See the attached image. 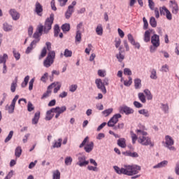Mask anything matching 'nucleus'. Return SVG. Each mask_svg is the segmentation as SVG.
<instances>
[{
  "mask_svg": "<svg viewBox=\"0 0 179 179\" xmlns=\"http://www.w3.org/2000/svg\"><path fill=\"white\" fill-rule=\"evenodd\" d=\"M47 55V48L44 47L41 52V55L39 56V59L44 58Z\"/></svg>",
  "mask_w": 179,
  "mask_h": 179,
  "instance_id": "8fccbe9b",
  "label": "nucleus"
},
{
  "mask_svg": "<svg viewBox=\"0 0 179 179\" xmlns=\"http://www.w3.org/2000/svg\"><path fill=\"white\" fill-rule=\"evenodd\" d=\"M15 155L17 157H20L22 155V147L18 146L16 148Z\"/></svg>",
  "mask_w": 179,
  "mask_h": 179,
  "instance_id": "37998d69",
  "label": "nucleus"
},
{
  "mask_svg": "<svg viewBox=\"0 0 179 179\" xmlns=\"http://www.w3.org/2000/svg\"><path fill=\"white\" fill-rule=\"evenodd\" d=\"M52 113H54V110L52 108H51L50 110L46 112V116L45 118L46 121H51V120H52V117H54V115L52 114Z\"/></svg>",
  "mask_w": 179,
  "mask_h": 179,
  "instance_id": "4be33fe9",
  "label": "nucleus"
},
{
  "mask_svg": "<svg viewBox=\"0 0 179 179\" xmlns=\"http://www.w3.org/2000/svg\"><path fill=\"white\" fill-rule=\"evenodd\" d=\"M19 99V95H16L13 99L10 105L6 106V110L8 111V114H13L15 113V106H16V102Z\"/></svg>",
  "mask_w": 179,
  "mask_h": 179,
  "instance_id": "0eeeda50",
  "label": "nucleus"
},
{
  "mask_svg": "<svg viewBox=\"0 0 179 179\" xmlns=\"http://www.w3.org/2000/svg\"><path fill=\"white\" fill-rule=\"evenodd\" d=\"M64 55L66 57V58H69L72 57L71 50H69V49H65Z\"/></svg>",
  "mask_w": 179,
  "mask_h": 179,
  "instance_id": "3c124183",
  "label": "nucleus"
},
{
  "mask_svg": "<svg viewBox=\"0 0 179 179\" xmlns=\"http://www.w3.org/2000/svg\"><path fill=\"white\" fill-rule=\"evenodd\" d=\"M61 145H62V138H59L58 139V142H55L52 148H61Z\"/></svg>",
  "mask_w": 179,
  "mask_h": 179,
  "instance_id": "09e8293b",
  "label": "nucleus"
},
{
  "mask_svg": "<svg viewBox=\"0 0 179 179\" xmlns=\"http://www.w3.org/2000/svg\"><path fill=\"white\" fill-rule=\"evenodd\" d=\"M126 156H129L130 157H138L139 155L137 152H132L131 151L126 152Z\"/></svg>",
  "mask_w": 179,
  "mask_h": 179,
  "instance_id": "a18cd8bd",
  "label": "nucleus"
},
{
  "mask_svg": "<svg viewBox=\"0 0 179 179\" xmlns=\"http://www.w3.org/2000/svg\"><path fill=\"white\" fill-rule=\"evenodd\" d=\"M43 30L44 31V26L43 24H39L36 29V31L34 34V38L35 40L40 41V36L43 34Z\"/></svg>",
  "mask_w": 179,
  "mask_h": 179,
  "instance_id": "ddd939ff",
  "label": "nucleus"
},
{
  "mask_svg": "<svg viewBox=\"0 0 179 179\" xmlns=\"http://www.w3.org/2000/svg\"><path fill=\"white\" fill-rule=\"evenodd\" d=\"M52 23H54V14H50V17L45 20V24L43 26V31L47 34L52 29Z\"/></svg>",
  "mask_w": 179,
  "mask_h": 179,
  "instance_id": "423d86ee",
  "label": "nucleus"
},
{
  "mask_svg": "<svg viewBox=\"0 0 179 179\" xmlns=\"http://www.w3.org/2000/svg\"><path fill=\"white\" fill-rule=\"evenodd\" d=\"M143 30H148L149 29V22H148V20H146V17L143 18Z\"/></svg>",
  "mask_w": 179,
  "mask_h": 179,
  "instance_id": "79ce46f5",
  "label": "nucleus"
},
{
  "mask_svg": "<svg viewBox=\"0 0 179 179\" xmlns=\"http://www.w3.org/2000/svg\"><path fill=\"white\" fill-rule=\"evenodd\" d=\"M122 115L120 113H117L113 116V117L108 122V127H115V124L118 122V120L121 118Z\"/></svg>",
  "mask_w": 179,
  "mask_h": 179,
  "instance_id": "1a4fd4ad",
  "label": "nucleus"
},
{
  "mask_svg": "<svg viewBox=\"0 0 179 179\" xmlns=\"http://www.w3.org/2000/svg\"><path fill=\"white\" fill-rule=\"evenodd\" d=\"M117 145L118 146L122 148H127V143H126L125 138H119L117 140Z\"/></svg>",
  "mask_w": 179,
  "mask_h": 179,
  "instance_id": "393cba45",
  "label": "nucleus"
},
{
  "mask_svg": "<svg viewBox=\"0 0 179 179\" xmlns=\"http://www.w3.org/2000/svg\"><path fill=\"white\" fill-rule=\"evenodd\" d=\"M124 75H127L128 76H131L132 75V71L131 69L126 68L124 69Z\"/></svg>",
  "mask_w": 179,
  "mask_h": 179,
  "instance_id": "69168bd1",
  "label": "nucleus"
},
{
  "mask_svg": "<svg viewBox=\"0 0 179 179\" xmlns=\"http://www.w3.org/2000/svg\"><path fill=\"white\" fill-rule=\"evenodd\" d=\"M115 45L116 48H119L121 45V39L120 38H116L115 39Z\"/></svg>",
  "mask_w": 179,
  "mask_h": 179,
  "instance_id": "13d9d810",
  "label": "nucleus"
},
{
  "mask_svg": "<svg viewBox=\"0 0 179 179\" xmlns=\"http://www.w3.org/2000/svg\"><path fill=\"white\" fill-rule=\"evenodd\" d=\"M6 59H8L7 54H3V56L0 55V64H6Z\"/></svg>",
  "mask_w": 179,
  "mask_h": 179,
  "instance_id": "e433bc0d",
  "label": "nucleus"
},
{
  "mask_svg": "<svg viewBox=\"0 0 179 179\" xmlns=\"http://www.w3.org/2000/svg\"><path fill=\"white\" fill-rule=\"evenodd\" d=\"M43 5L40 2L37 1L35 3L34 12L38 15V16H43Z\"/></svg>",
  "mask_w": 179,
  "mask_h": 179,
  "instance_id": "dca6fc26",
  "label": "nucleus"
},
{
  "mask_svg": "<svg viewBox=\"0 0 179 179\" xmlns=\"http://www.w3.org/2000/svg\"><path fill=\"white\" fill-rule=\"evenodd\" d=\"M127 38H128L129 41L131 43V44L135 43V39H134V36H132V34H129L127 35Z\"/></svg>",
  "mask_w": 179,
  "mask_h": 179,
  "instance_id": "0e129e2a",
  "label": "nucleus"
},
{
  "mask_svg": "<svg viewBox=\"0 0 179 179\" xmlns=\"http://www.w3.org/2000/svg\"><path fill=\"white\" fill-rule=\"evenodd\" d=\"M131 139H132V143H135L136 141L138 139V135L131 132Z\"/></svg>",
  "mask_w": 179,
  "mask_h": 179,
  "instance_id": "338daca9",
  "label": "nucleus"
},
{
  "mask_svg": "<svg viewBox=\"0 0 179 179\" xmlns=\"http://www.w3.org/2000/svg\"><path fill=\"white\" fill-rule=\"evenodd\" d=\"M40 41V39H34L31 44L29 45V46L27 48L25 52L26 54H30V52H31V51H33L34 48H36V45H37V43H38Z\"/></svg>",
  "mask_w": 179,
  "mask_h": 179,
  "instance_id": "a211bd4d",
  "label": "nucleus"
},
{
  "mask_svg": "<svg viewBox=\"0 0 179 179\" xmlns=\"http://www.w3.org/2000/svg\"><path fill=\"white\" fill-rule=\"evenodd\" d=\"M13 136V131H10L8 136L6 138L4 142L6 143L9 142L12 139V137Z\"/></svg>",
  "mask_w": 179,
  "mask_h": 179,
  "instance_id": "5fc2aeb1",
  "label": "nucleus"
},
{
  "mask_svg": "<svg viewBox=\"0 0 179 179\" xmlns=\"http://www.w3.org/2000/svg\"><path fill=\"white\" fill-rule=\"evenodd\" d=\"M124 86H131V85H132V78L129 77V80H124Z\"/></svg>",
  "mask_w": 179,
  "mask_h": 179,
  "instance_id": "680f3d73",
  "label": "nucleus"
},
{
  "mask_svg": "<svg viewBox=\"0 0 179 179\" xmlns=\"http://www.w3.org/2000/svg\"><path fill=\"white\" fill-rule=\"evenodd\" d=\"M151 43L155 47H159L160 46V38H159V35L154 34L151 37Z\"/></svg>",
  "mask_w": 179,
  "mask_h": 179,
  "instance_id": "2eb2a0df",
  "label": "nucleus"
},
{
  "mask_svg": "<svg viewBox=\"0 0 179 179\" xmlns=\"http://www.w3.org/2000/svg\"><path fill=\"white\" fill-rule=\"evenodd\" d=\"M10 16L13 17V20H19L20 18V14L15 9H10L9 10Z\"/></svg>",
  "mask_w": 179,
  "mask_h": 179,
  "instance_id": "6ab92c4d",
  "label": "nucleus"
},
{
  "mask_svg": "<svg viewBox=\"0 0 179 179\" xmlns=\"http://www.w3.org/2000/svg\"><path fill=\"white\" fill-rule=\"evenodd\" d=\"M96 33L98 36H103V25H101V24L97 25L96 28Z\"/></svg>",
  "mask_w": 179,
  "mask_h": 179,
  "instance_id": "7c9ffc66",
  "label": "nucleus"
},
{
  "mask_svg": "<svg viewBox=\"0 0 179 179\" xmlns=\"http://www.w3.org/2000/svg\"><path fill=\"white\" fill-rule=\"evenodd\" d=\"M62 30L64 33H68L71 30V24L66 23L62 26Z\"/></svg>",
  "mask_w": 179,
  "mask_h": 179,
  "instance_id": "c756f323",
  "label": "nucleus"
},
{
  "mask_svg": "<svg viewBox=\"0 0 179 179\" xmlns=\"http://www.w3.org/2000/svg\"><path fill=\"white\" fill-rule=\"evenodd\" d=\"M138 96L141 103H146V96H145V94H143V93L140 92L138 93Z\"/></svg>",
  "mask_w": 179,
  "mask_h": 179,
  "instance_id": "58836bf2",
  "label": "nucleus"
},
{
  "mask_svg": "<svg viewBox=\"0 0 179 179\" xmlns=\"http://www.w3.org/2000/svg\"><path fill=\"white\" fill-rule=\"evenodd\" d=\"M29 80H30V76H27L24 79V82H22L21 84L22 87H26V86H27V83H29Z\"/></svg>",
  "mask_w": 179,
  "mask_h": 179,
  "instance_id": "ea45409f",
  "label": "nucleus"
},
{
  "mask_svg": "<svg viewBox=\"0 0 179 179\" xmlns=\"http://www.w3.org/2000/svg\"><path fill=\"white\" fill-rule=\"evenodd\" d=\"M138 114L143 115L146 118H149L150 117V113L147 109H141L138 110Z\"/></svg>",
  "mask_w": 179,
  "mask_h": 179,
  "instance_id": "b1692460",
  "label": "nucleus"
},
{
  "mask_svg": "<svg viewBox=\"0 0 179 179\" xmlns=\"http://www.w3.org/2000/svg\"><path fill=\"white\" fill-rule=\"evenodd\" d=\"M175 173L177 176H179V162L176 163V168H175Z\"/></svg>",
  "mask_w": 179,
  "mask_h": 179,
  "instance_id": "774afa93",
  "label": "nucleus"
},
{
  "mask_svg": "<svg viewBox=\"0 0 179 179\" xmlns=\"http://www.w3.org/2000/svg\"><path fill=\"white\" fill-rule=\"evenodd\" d=\"M3 29L4 31H10L13 27L12 25L8 24V23H4Z\"/></svg>",
  "mask_w": 179,
  "mask_h": 179,
  "instance_id": "c03bdc74",
  "label": "nucleus"
},
{
  "mask_svg": "<svg viewBox=\"0 0 179 179\" xmlns=\"http://www.w3.org/2000/svg\"><path fill=\"white\" fill-rule=\"evenodd\" d=\"M27 110L29 113H31L34 110V106L31 102L29 101L27 105Z\"/></svg>",
  "mask_w": 179,
  "mask_h": 179,
  "instance_id": "4d7b16f0",
  "label": "nucleus"
},
{
  "mask_svg": "<svg viewBox=\"0 0 179 179\" xmlns=\"http://www.w3.org/2000/svg\"><path fill=\"white\" fill-rule=\"evenodd\" d=\"M169 8L173 15H177L178 13V3L175 0H171L169 1Z\"/></svg>",
  "mask_w": 179,
  "mask_h": 179,
  "instance_id": "9d476101",
  "label": "nucleus"
},
{
  "mask_svg": "<svg viewBox=\"0 0 179 179\" xmlns=\"http://www.w3.org/2000/svg\"><path fill=\"white\" fill-rule=\"evenodd\" d=\"M122 50V48H119V53L116 55V58L118 59L119 62H122L124 61V59L125 58V56L122 55V52L121 51Z\"/></svg>",
  "mask_w": 179,
  "mask_h": 179,
  "instance_id": "5701e85b",
  "label": "nucleus"
},
{
  "mask_svg": "<svg viewBox=\"0 0 179 179\" xmlns=\"http://www.w3.org/2000/svg\"><path fill=\"white\" fill-rule=\"evenodd\" d=\"M113 169L117 174H124V176H129L139 174V171L141 170V166L136 164H124L122 168H120L117 166H114Z\"/></svg>",
  "mask_w": 179,
  "mask_h": 179,
  "instance_id": "f257e3e1",
  "label": "nucleus"
},
{
  "mask_svg": "<svg viewBox=\"0 0 179 179\" xmlns=\"http://www.w3.org/2000/svg\"><path fill=\"white\" fill-rule=\"evenodd\" d=\"M150 79H153L154 80H156L157 79V72L156 71V69H153L150 71Z\"/></svg>",
  "mask_w": 179,
  "mask_h": 179,
  "instance_id": "2f4dec72",
  "label": "nucleus"
},
{
  "mask_svg": "<svg viewBox=\"0 0 179 179\" xmlns=\"http://www.w3.org/2000/svg\"><path fill=\"white\" fill-rule=\"evenodd\" d=\"M150 24L152 27H157V21H156V18L155 17H151L150 19Z\"/></svg>",
  "mask_w": 179,
  "mask_h": 179,
  "instance_id": "72a5a7b5",
  "label": "nucleus"
},
{
  "mask_svg": "<svg viewBox=\"0 0 179 179\" xmlns=\"http://www.w3.org/2000/svg\"><path fill=\"white\" fill-rule=\"evenodd\" d=\"M144 93L147 96V100H152L153 99V95H152V92L148 89H145Z\"/></svg>",
  "mask_w": 179,
  "mask_h": 179,
  "instance_id": "473e14b6",
  "label": "nucleus"
},
{
  "mask_svg": "<svg viewBox=\"0 0 179 179\" xmlns=\"http://www.w3.org/2000/svg\"><path fill=\"white\" fill-rule=\"evenodd\" d=\"M113 108H110L103 110L102 113L103 114V115H105V117H108V115H110V114L113 113Z\"/></svg>",
  "mask_w": 179,
  "mask_h": 179,
  "instance_id": "49530a36",
  "label": "nucleus"
},
{
  "mask_svg": "<svg viewBox=\"0 0 179 179\" xmlns=\"http://www.w3.org/2000/svg\"><path fill=\"white\" fill-rule=\"evenodd\" d=\"M55 37H58V34H59V31L61 29H59V26L58 24L55 25Z\"/></svg>",
  "mask_w": 179,
  "mask_h": 179,
  "instance_id": "864d4df0",
  "label": "nucleus"
},
{
  "mask_svg": "<svg viewBox=\"0 0 179 179\" xmlns=\"http://www.w3.org/2000/svg\"><path fill=\"white\" fill-rule=\"evenodd\" d=\"M61 86H62V84L61 83L55 82L49 85V89H53V87H55L53 93H58V92H59L61 89Z\"/></svg>",
  "mask_w": 179,
  "mask_h": 179,
  "instance_id": "f3484780",
  "label": "nucleus"
},
{
  "mask_svg": "<svg viewBox=\"0 0 179 179\" xmlns=\"http://www.w3.org/2000/svg\"><path fill=\"white\" fill-rule=\"evenodd\" d=\"M169 162L167 161H162L158 163L157 165L153 166V169H162V167H166L167 166Z\"/></svg>",
  "mask_w": 179,
  "mask_h": 179,
  "instance_id": "a878e982",
  "label": "nucleus"
},
{
  "mask_svg": "<svg viewBox=\"0 0 179 179\" xmlns=\"http://www.w3.org/2000/svg\"><path fill=\"white\" fill-rule=\"evenodd\" d=\"M148 6L151 10H155V2H153V0H148Z\"/></svg>",
  "mask_w": 179,
  "mask_h": 179,
  "instance_id": "bf43d9fd",
  "label": "nucleus"
},
{
  "mask_svg": "<svg viewBox=\"0 0 179 179\" xmlns=\"http://www.w3.org/2000/svg\"><path fill=\"white\" fill-rule=\"evenodd\" d=\"M52 110L53 113H56L55 118H59V115H61V114H63V113H65V111H66V106H57L56 108H52Z\"/></svg>",
  "mask_w": 179,
  "mask_h": 179,
  "instance_id": "9b49d317",
  "label": "nucleus"
},
{
  "mask_svg": "<svg viewBox=\"0 0 179 179\" xmlns=\"http://www.w3.org/2000/svg\"><path fill=\"white\" fill-rule=\"evenodd\" d=\"M75 12V10L72 7V6H69L66 12L65 13L66 19H69L72 16V13Z\"/></svg>",
  "mask_w": 179,
  "mask_h": 179,
  "instance_id": "412c9836",
  "label": "nucleus"
},
{
  "mask_svg": "<svg viewBox=\"0 0 179 179\" xmlns=\"http://www.w3.org/2000/svg\"><path fill=\"white\" fill-rule=\"evenodd\" d=\"M55 59V51L52 50L48 52L47 57L43 61V66L45 68H50L52 64H54V60Z\"/></svg>",
  "mask_w": 179,
  "mask_h": 179,
  "instance_id": "39448f33",
  "label": "nucleus"
},
{
  "mask_svg": "<svg viewBox=\"0 0 179 179\" xmlns=\"http://www.w3.org/2000/svg\"><path fill=\"white\" fill-rule=\"evenodd\" d=\"M53 179H61V172L59 170L53 171Z\"/></svg>",
  "mask_w": 179,
  "mask_h": 179,
  "instance_id": "c9c22d12",
  "label": "nucleus"
},
{
  "mask_svg": "<svg viewBox=\"0 0 179 179\" xmlns=\"http://www.w3.org/2000/svg\"><path fill=\"white\" fill-rule=\"evenodd\" d=\"M29 80H30V76H27L24 79V82H22L21 84L22 87H26V86H27V83H29Z\"/></svg>",
  "mask_w": 179,
  "mask_h": 179,
  "instance_id": "a19ab883",
  "label": "nucleus"
},
{
  "mask_svg": "<svg viewBox=\"0 0 179 179\" xmlns=\"http://www.w3.org/2000/svg\"><path fill=\"white\" fill-rule=\"evenodd\" d=\"M164 10L166 11V17L168 20H171V19H173V15H171V13L170 12V10H169V9L167 8H164Z\"/></svg>",
  "mask_w": 179,
  "mask_h": 179,
  "instance_id": "4c0bfd02",
  "label": "nucleus"
},
{
  "mask_svg": "<svg viewBox=\"0 0 179 179\" xmlns=\"http://www.w3.org/2000/svg\"><path fill=\"white\" fill-rule=\"evenodd\" d=\"M72 162L73 159L71 157H67L65 158L64 163L66 166H71V164H72Z\"/></svg>",
  "mask_w": 179,
  "mask_h": 179,
  "instance_id": "de8ad7c7",
  "label": "nucleus"
},
{
  "mask_svg": "<svg viewBox=\"0 0 179 179\" xmlns=\"http://www.w3.org/2000/svg\"><path fill=\"white\" fill-rule=\"evenodd\" d=\"M16 87H17V78H16L12 83L10 86V91L12 93L16 92Z\"/></svg>",
  "mask_w": 179,
  "mask_h": 179,
  "instance_id": "c85d7f7f",
  "label": "nucleus"
},
{
  "mask_svg": "<svg viewBox=\"0 0 179 179\" xmlns=\"http://www.w3.org/2000/svg\"><path fill=\"white\" fill-rule=\"evenodd\" d=\"M78 89V85H71L69 87V92H71V93H73L76 92Z\"/></svg>",
  "mask_w": 179,
  "mask_h": 179,
  "instance_id": "6e6d98bb",
  "label": "nucleus"
},
{
  "mask_svg": "<svg viewBox=\"0 0 179 179\" xmlns=\"http://www.w3.org/2000/svg\"><path fill=\"white\" fill-rule=\"evenodd\" d=\"M38 120H40V111L35 113L34 118L32 119V124H38Z\"/></svg>",
  "mask_w": 179,
  "mask_h": 179,
  "instance_id": "bb28decb",
  "label": "nucleus"
},
{
  "mask_svg": "<svg viewBox=\"0 0 179 179\" xmlns=\"http://www.w3.org/2000/svg\"><path fill=\"white\" fill-rule=\"evenodd\" d=\"M142 86V80L140 78H136L134 80V87L135 89H141Z\"/></svg>",
  "mask_w": 179,
  "mask_h": 179,
  "instance_id": "cd10ccee",
  "label": "nucleus"
},
{
  "mask_svg": "<svg viewBox=\"0 0 179 179\" xmlns=\"http://www.w3.org/2000/svg\"><path fill=\"white\" fill-rule=\"evenodd\" d=\"M137 136L138 137V142L143 145V146H155V144L152 143V140L150 138L147 136L148 132L142 130V129H137L136 131Z\"/></svg>",
  "mask_w": 179,
  "mask_h": 179,
  "instance_id": "f03ea898",
  "label": "nucleus"
},
{
  "mask_svg": "<svg viewBox=\"0 0 179 179\" xmlns=\"http://www.w3.org/2000/svg\"><path fill=\"white\" fill-rule=\"evenodd\" d=\"M119 111L121 114H126V115H129V114H134V109L123 105L119 108Z\"/></svg>",
  "mask_w": 179,
  "mask_h": 179,
  "instance_id": "f8f14e48",
  "label": "nucleus"
},
{
  "mask_svg": "<svg viewBox=\"0 0 179 179\" xmlns=\"http://www.w3.org/2000/svg\"><path fill=\"white\" fill-rule=\"evenodd\" d=\"M89 164V161L86 160V157L85 155L78 157V162L77 165L80 167H86Z\"/></svg>",
  "mask_w": 179,
  "mask_h": 179,
  "instance_id": "4468645a",
  "label": "nucleus"
},
{
  "mask_svg": "<svg viewBox=\"0 0 179 179\" xmlns=\"http://www.w3.org/2000/svg\"><path fill=\"white\" fill-rule=\"evenodd\" d=\"M84 147V150H85L86 153H90L92 150H93L94 148V143L93 141L89 142V137L87 136L84 138L83 142L79 145V148L82 149Z\"/></svg>",
  "mask_w": 179,
  "mask_h": 179,
  "instance_id": "7ed1b4c3",
  "label": "nucleus"
},
{
  "mask_svg": "<svg viewBox=\"0 0 179 179\" xmlns=\"http://www.w3.org/2000/svg\"><path fill=\"white\" fill-rule=\"evenodd\" d=\"M164 148L171 150L172 152H176V149L174 147V138L171 136L166 135L164 137V141L162 142Z\"/></svg>",
  "mask_w": 179,
  "mask_h": 179,
  "instance_id": "20e7f679",
  "label": "nucleus"
},
{
  "mask_svg": "<svg viewBox=\"0 0 179 179\" xmlns=\"http://www.w3.org/2000/svg\"><path fill=\"white\" fill-rule=\"evenodd\" d=\"M98 75L101 78H104V76H106V70H101V69L98 70Z\"/></svg>",
  "mask_w": 179,
  "mask_h": 179,
  "instance_id": "e2e57ef3",
  "label": "nucleus"
},
{
  "mask_svg": "<svg viewBox=\"0 0 179 179\" xmlns=\"http://www.w3.org/2000/svg\"><path fill=\"white\" fill-rule=\"evenodd\" d=\"M95 85H96L97 89L101 90L103 93V94H106L107 93V90L106 89V85L103 84V80L100 78H96L95 80Z\"/></svg>",
  "mask_w": 179,
  "mask_h": 179,
  "instance_id": "6e6552de",
  "label": "nucleus"
},
{
  "mask_svg": "<svg viewBox=\"0 0 179 179\" xmlns=\"http://www.w3.org/2000/svg\"><path fill=\"white\" fill-rule=\"evenodd\" d=\"M51 94V88H50V86L48 87V90L45 93L43 94L42 96V99H45L48 97Z\"/></svg>",
  "mask_w": 179,
  "mask_h": 179,
  "instance_id": "603ef678",
  "label": "nucleus"
},
{
  "mask_svg": "<svg viewBox=\"0 0 179 179\" xmlns=\"http://www.w3.org/2000/svg\"><path fill=\"white\" fill-rule=\"evenodd\" d=\"M13 54L17 61H19V59H20V53L17 52L16 50H13Z\"/></svg>",
  "mask_w": 179,
  "mask_h": 179,
  "instance_id": "052dcab7",
  "label": "nucleus"
},
{
  "mask_svg": "<svg viewBox=\"0 0 179 179\" xmlns=\"http://www.w3.org/2000/svg\"><path fill=\"white\" fill-rule=\"evenodd\" d=\"M82 41V31H76V43H80Z\"/></svg>",
  "mask_w": 179,
  "mask_h": 179,
  "instance_id": "f704fd0d",
  "label": "nucleus"
},
{
  "mask_svg": "<svg viewBox=\"0 0 179 179\" xmlns=\"http://www.w3.org/2000/svg\"><path fill=\"white\" fill-rule=\"evenodd\" d=\"M151 33H153V29H148L145 31L143 38L145 43H149V41H150Z\"/></svg>",
  "mask_w": 179,
  "mask_h": 179,
  "instance_id": "aec40b11",
  "label": "nucleus"
}]
</instances>
